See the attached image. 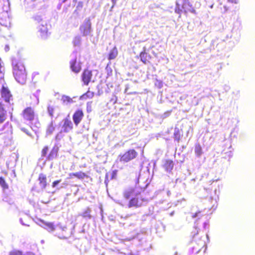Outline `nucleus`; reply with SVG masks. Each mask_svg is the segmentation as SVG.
Segmentation results:
<instances>
[{"label": "nucleus", "mask_w": 255, "mask_h": 255, "mask_svg": "<svg viewBox=\"0 0 255 255\" xmlns=\"http://www.w3.org/2000/svg\"><path fill=\"white\" fill-rule=\"evenodd\" d=\"M13 75L15 80L21 84L28 79V74L22 61L14 60L12 62Z\"/></svg>", "instance_id": "1"}, {"label": "nucleus", "mask_w": 255, "mask_h": 255, "mask_svg": "<svg viewBox=\"0 0 255 255\" xmlns=\"http://www.w3.org/2000/svg\"><path fill=\"white\" fill-rule=\"evenodd\" d=\"M175 11L179 14L183 11L185 13H187L188 12L196 13L195 9L189 0H177Z\"/></svg>", "instance_id": "2"}, {"label": "nucleus", "mask_w": 255, "mask_h": 255, "mask_svg": "<svg viewBox=\"0 0 255 255\" xmlns=\"http://www.w3.org/2000/svg\"><path fill=\"white\" fill-rule=\"evenodd\" d=\"M49 147L47 145L44 146L41 151V156L42 157H46V160L48 161L52 160L56 158L58 156L59 147L57 146H53L48 154Z\"/></svg>", "instance_id": "3"}, {"label": "nucleus", "mask_w": 255, "mask_h": 255, "mask_svg": "<svg viewBox=\"0 0 255 255\" xmlns=\"http://www.w3.org/2000/svg\"><path fill=\"white\" fill-rule=\"evenodd\" d=\"M138 155V153L134 149H129L125 153L119 155L120 161L122 162H128L135 159Z\"/></svg>", "instance_id": "4"}, {"label": "nucleus", "mask_w": 255, "mask_h": 255, "mask_svg": "<svg viewBox=\"0 0 255 255\" xmlns=\"http://www.w3.org/2000/svg\"><path fill=\"white\" fill-rule=\"evenodd\" d=\"M93 79V71L88 68L85 69L81 75V79L85 85L88 86L90 82H94Z\"/></svg>", "instance_id": "5"}, {"label": "nucleus", "mask_w": 255, "mask_h": 255, "mask_svg": "<svg viewBox=\"0 0 255 255\" xmlns=\"http://www.w3.org/2000/svg\"><path fill=\"white\" fill-rule=\"evenodd\" d=\"M1 97L6 103L12 100V95L8 87L2 85L0 90Z\"/></svg>", "instance_id": "6"}, {"label": "nucleus", "mask_w": 255, "mask_h": 255, "mask_svg": "<svg viewBox=\"0 0 255 255\" xmlns=\"http://www.w3.org/2000/svg\"><path fill=\"white\" fill-rule=\"evenodd\" d=\"M22 116L25 120L32 121L35 118L34 111L31 107H27L22 111Z\"/></svg>", "instance_id": "7"}, {"label": "nucleus", "mask_w": 255, "mask_h": 255, "mask_svg": "<svg viewBox=\"0 0 255 255\" xmlns=\"http://www.w3.org/2000/svg\"><path fill=\"white\" fill-rule=\"evenodd\" d=\"M91 22L90 19H87L80 27V30L83 36L89 35L91 32Z\"/></svg>", "instance_id": "8"}, {"label": "nucleus", "mask_w": 255, "mask_h": 255, "mask_svg": "<svg viewBox=\"0 0 255 255\" xmlns=\"http://www.w3.org/2000/svg\"><path fill=\"white\" fill-rule=\"evenodd\" d=\"M63 125L60 132L68 133L72 130L73 128V124L68 118H65L63 120Z\"/></svg>", "instance_id": "9"}, {"label": "nucleus", "mask_w": 255, "mask_h": 255, "mask_svg": "<svg viewBox=\"0 0 255 255\" xmlns=\"http://www.w3.org/2000/svg\"><path fill=\"white\" fill-rule=\"evenodd\" d=\"M70 69L75 73H79L82 69L81 62L77 60V58L75 57L70 61Z\"/></svg>", "instance_id": "10"}, {"label": "nucleus", "mask_w": 255, "mask_h": 255, "mask_svg": "<svg viewBox=\"0 0 255 255\" xmlns=\"http://www.w3.org/2000/svg\"><path fill=\"white\" fill-rule=\"evenodd\" d=\"M84 114L82 110H76L73 115V120L76 126H78L82 121Z\"/></svg>", "instance_id": "11"}, {"label": "nucleus", "mask_w": 255, "mask_h": 255, "mask_svg": "<svg viewBox=\"0 0 255 255\" xmlns=\"http://www.w3.org/2000/svg\"><path fill=\"white\" fill-rule=\"evenodd\" d=\"M146 201H147V200L143 198L139 199L137 197H134L129 200L128 207L129 208L132 207H139L141 206L143 202Z\"/></svg>", "instance_id": "12"}, {"label": "nucleus", "mask_w": 255, "mask_h": 255, "mask_svg": "<svg viewBox=\"0 0 255 255\" xmlns=\"http://www.w3.org/2000/svg\"><path fill=\"white\" fill-rule=\"evenodd\" d=\"M146 50L145 47H144L143 50L139 54L140 60L145 64L149 63L150 60L151 59V56L146 52Z\"/></svg>", "instance_id": "13"}, {"label": "nucleus", "mask_w": 255, "mask_h": 255, "mask_svg": "<svg viewBox=\"0 0 255 255\" xmlns=\"http://www.w3.org/2000/svg\"><path fill=\"white\" fill-rule=\"evenodd\" d=\"M38 181L42 189H45L47 186V176L43 173H40L38 175Z\"/></svg>", "instance_id": "14"}, {"label": "nucleus", "mask_w": 255, "mask_h": 255, "mask_svg": "<svg viewBox=\"0 0 255 255\" xmlns=\"http://www.w3.org/2000/svg\"><path fill=\"white\" fill-rule=\"evenodd\" d=\"M74 177L79 179H83L85 178L88 177V175L86 173L81 171L75 173H71L69 174L70 178H72Z\"/></svg>", "instance_id": "15"}, {"label": "nucleus", "mask_w": 255, "mask_h": 255, "mask_svg": "<svg viewBox=\"0 0 255 255\" xmlns=\"http://www.w3.org/2000/svg\"><path fill=\"white\" fill-rule=\"evenodd\" d=\"M163 167L165 170L170 172L173 169L174 167L173 161L170 159H166L165 161Z\"/></svg>", "instance_id": "16"}, {"label": "nucleus", "mask_w": 255, "mask_h": 255, "mask_svg": "<svg viewBox=\"0 0 255 255\" xmlns=\"http://www.w3.org/2000/svg\"><path fill=\"white\" fill-rule=\"evenodd\" d=\"M118 54V51L116 47H114L110 51L108 55V59L109 60L115 59Z\"/></svg>", "instance_id": "17"}, {"label": "nucleus", "mask_w": 255, "mask_h": 255, "mask_svg": "<svg viewBox=\"0 0 255 255\" xmlns=\"http://www.w3.org/2000/svg\"><path fill=\"white\" fill-rule=\"evenodd\" d=\"M94 96V93L88 90L86 93L80 96V99L86 100L88 99H92Z\"/></svg>", "instance_id": "18"}, {"label": "nucleus", "mask_w": 255, "mask_h": 255, "mask_svg": "<svg viewBox=\"0 0 255 255\" xmlns=\"http://www.w3.org/2000/svg\"><path fill=\"white\" fill-rule=\"evenodd\" d=\"M0 186L3 191H5L8 189V185L6 182L5 180L3 177H0Z\"/></svg>", "instance_id": "19"}, {"label": "nucleus", "mask_w": 255, "mask_h": 255, "mask_svg": "<svg viewBox=\"0 0 255 255\" xmlns=\"http://www.w3.org/2000/svg\"><path fill=\"white\" fill-rule=\"evenodd\" d=\"M174 138L179 142L181 138V132L179 128H175L173 133Z\"/></svg>", "instance_id": "20"}, {"label": "nucleus", "mask_w": 255, "mask_h": 255, "mask_svg": "<svg viewBox=\"0 0 255 255\" xmlns=\"http://www.w3.org/2000/svg\"><path fill=\"white\" fill-rule=\"evenodd\" d=\"M83 1H79L76 5V8L74 11V13L76 14L77 15L79 14V12L82 10L83 7Z\"/></svg>", "instance_id": "21"}, {"label": "nucleus", "mask_w": 255, "mask_h": 255, "mask_svg": "<svg viewBox=\"0 0 255 255\" xmlns=\"http://www.w3.org/2000/svg\"><path fill=\"white\" fill-rule=\"evenodd\" d=\"M45 229L49 231L52 232L55 230V226L52 223L46 222L44 223Z\"/></svg>", "instance_id": "22"}, {"label": "nucleus", "mask_w": 255, "mask_h": 255, "mask_svg": "<svg viewBox=\"0 0 255 255\" xmlns=\"http://www.w3.org/2000/svg\"><path fill=\"white\" fill-rule=\"evenodd\" d=\"M195 152L196 154L198 156H199L201 155V154L202 153V147L199 144H197L195 145Z\"/></svg>", "instance_id": "23"}, {"label": "nucleus", "mask_w": 255, "mask_h": 255, "mask_svg": "<svg viewBox=\"0 0 255 255\" xmlns=\"http://www.w3.org/2000/svg\"><path fill=\"white\" fill-rule=\"evenodd\" d=\"M2 201L3 202H6L9 205H12L13 204V201L12 199L10 198L7 194H5L2 198Z\"/></svg>", "instance_id": "24"}, {"label": "nucleus", "mask_w": 255, "mask_h": 255, "mask_svg": "<svg viewBox=\"0 0 255 255\" xmlns=\"http://www.w3.org/2000/svg\"><path fill=\"white\" fill-rule=\"evenodd\" d=\"M55 129V127L53 124V123H50L46 129V133L48 134H51L52 133V132L54 131Z\"/></svg>", "instance_id": "25"}, {"label": "nucleus", "mask_w": 255, "mask_h": 255, "mask_svg": "<svg viewBox=\"0 0 255 255\" xmlns=\"http://www.w3.org/2000/svg\"><path fill=\"white\" fill-rule=\"evenodd\" d=\"M47 111H48L49 115L50 117H53L54 116L55 108L53 106L49 105L47 107Z\"/></svg>", "instance_id": "26"}, {"label": "nucleus", "mask_w": 255, "mask_h": 255, "mask_svg": "<svg viewBox=\"0 0 255 255\" xmlns=\"http://www.w3.org/2000/svg\"><path fill=\"white\" fill-rule=\"evenodd\" d=\"M41 26H42V27L39 28L40 32L42 34H44V33L47 34L48 30H47V28L46 27V23L44 22V24H41Z\"/></svg>", "instance_id": "27"}, {"label": "nucleus", "mask_w": 255, "mask_h": 255, "mask_svg": "<svg viewBox=\"0 0 255 255\" xmlns=\"http://www.w3.org/2000/svg\"><path fill=\"white\" fill-rule=\"evenodd\" d=\"M133 194L132 190L126 191L124 194V196L126 199H128Z\"/></svg>", "instance_id": "28"}, {"label": "nucleus", "mask_w": 255, "mask_h": 255, "mask_svg": "<svg viewBox=\"0 0 255 255\" xmlns=\"http://www.w3.org/2000/svg\"><path fill=\"white\" fill-rule=\"evenodd\" d=\"M9 255H24L22 252L19 250H12L9 252Z\"/></svg>", "instance_id": "29"}, {"label": "nucleus", "mask_w": 255, "mask_h": 255, "mask_svg": "<svg viewBox=\"0 0 255 255\" xmlns=\"http://www.w3.org/2000/svg\"><path fill=\"white\" fill-rule=\"evenodd\" d=\"M62 100L64 103H72L73 102L72 99L68 96H64L62 98Z\"/></svg>", "instance_id": "30"}, {"label": "nucleus", "mask_w": 255, "mask_h": 255, "mask_svg": "<svg viewBox=\"0 0 255 255\" xmlns=\"http://www.w3.org/2000/svg\"><path fill=\"white\" fill-rule=\"evenodd\" d=\"M40 79L39 74L37 73H35L33 74L32 76V81L34 83H36L37 81H38Z\"/></svg>", "instance_id": "31"}, {"label": "nucleus", "mask_w": 255, "mask_h": 255, "mask_svg": "<svg viewBox=\"0 0 255 255\" xmlns=\"http://www.w3.org/2000/svg\"><path fill=\"white\" fill-rule=\"evenodd\" d=\"M61 179L54 181L52 183V187L53 188L55 187L61 182Z\"/></svg>", "instance_id": "32"}, {"label": "nucleus", "mask_w": 255, "mask_h": 255, "mask_svg": "<svg viewBox=\"0 0 255 255\" xmlns=\"http://www.w3.org/2000/svg\"><path fill=\"white\" fill-rule=\"evenodd\" d=\"M228 1L232 4H237L239 2V0H228Z\"/></svg>", "instance_id": "33"}, {"label": "nucleus", "mask_w": 255, "mask_h": 255, "mask_svg": "<svg viewBox=\"0 0 255 255\" xmlns=\"http://www.w3.org/2000/svg\"><path fill=\"white\" fill-rule=\"evenodd\" d=\"M21 130L24 132L26 133L27 135L31 136V134L29 133V131L26 129L25 128H21Z\"/></svg>", "instance_id": "34"}, {"label": "nucleus", "mask_w": 255, "mask_h": 255, "mask_svg": "<svg viewBox=\"0 0 255 255\" xmlns=\"http://www.w3.org/2000/svg\"><path fill=\"white\" fill-rule=\"evenodd\" d=\"M111 0L113 2V6H114L116 3L117 0Z\"/></svg>", "instance_id": "35"}, {"label": "nucleus", "mask_w": 255, "mask_h": 255, "mask_svg": "<svg viewBox=\"0 0 255 255\" xmlns=\"http://www.w3.org/2000/svg\"><path fill=\"white\" fill-rule=\"evenodd\" d=\"M0 22L1 23V24H6L3 21L2 19H0Z\"/></svg>", "instance_id": "36"}, {"label": "nucleus", "mask_w": 255, "mask_h": 255, "mask_svg": "<svg viewBox=\"0 0 255 255\" xmlns=\"http://www.w3.org/2000/svg\"><path fill=\"white\" fill-rule=\"evenodd\" d=\"M2 173H3L5 175L7 174V172L6 171H2Z\"/></svg>", "instance_id": "37"}, {"label": "nucleus", "mask_w": 255, "mask_h": 255, "mask_svg": "<svg viewBox=\"0 0 255 255\" xmlns=\"http://www.w3.org/2000/svg\"><path fill=\"white\" fill-rule=\"evenodd\" d=\"M62 3L65 2L67 0H60Z\"/></svg>", "instance_id": "38"}, {"label": "nucleus", "mask_w": 255, "mask_h": 255, "mask_svg": "<svg viewBox=\"0 0 255 255\" xmlns=\"http://www.w3.org/2000/svg\"><path fill=\"white\" fill-rule=\"evenodd\" d=\"M77 0H73L74 2H77Z\"/></svg>", "instance_id": "39"}, {"label": "nucleus", "mask_w": 255, "mask_h": 255, "mask_svg": "<svg viewBox=\"0 0 255 255\" xmlns=\"http://www.w3.org/2000/svg\"><path fill=\"white\" fill-rule=\"evenodd\" d=\"M21 223H22V224H24L23 223H22V220H21Z\"/></svg>", "instance_id": "40"}]
</instances>
